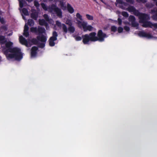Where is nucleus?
<instances>
[{
  "instance_id": "f257e3e1",
  "label": "nucleus",
  "mask_w": 157,
  "mask_h": 157,
  "mask_svg": "<svg viewBox=\"0 0 157 157\" xmlns=\"http://www.w3.org/2000/svg\"><path fill=\"white\" fill-rule=\"evenodd\" d=\"M0 41L2 44L5 43L6 47L3 48V51L8 59L13 58L17 60H20L22 58V54L19 49L17 48H12V42L6 41L3 36H0Z\"/></svg>"
},
{
  "instance_id": "f03ea898",
  "label": "nucleus",
  "mask_w": 157,
  "mask_h": 157,
  "mask_svg": "<svg viewBox=\"0 0 157 157\" xmlns=\"http://www.w3.org/2000/svg\"><path fill=\"white\" fill-rule=\"evenodd\" d=\"M138 17L140 19L139 22L143 23L142 26L143 27H150L155 30L157 29V24H153L150 21H145L146 20L150 19L148 15L138 13Z\"/></svg>"
},
{
  "instance_id": "7ed1b4c3",
  "label": "nucleus",
  "mask_w": 157,
  "mask_h": 157,
  "mask_svg": "<svg viewBox=\"0 0 157 157\" xmlns=\"http://www.w3.org/2000/svg\"><path fill=\"white\" fill-rule=\"evenodd\" d=\"M43 8L45 10H48L53 14L55 13L59 17H62V12L61 9L58 7L56 5L52 4L47 8L44 3L41 4Z\"/></svg>"
},
{
  "instance_id": "20e7f679",
  "label": "nucleus",
  "mask_w": 157,
  "mask_h": 157,
  "mask_svg": "<svg viewBox=\"0 0 157 157\" xmlns=\"http://www.w3.org/2000/svg\"><path fill=\"white\" fill-rule=\"evenodd\" d=\"M95 33L92 32L89 35L86 34L82 36V42L84 44H88L90 40L92 41H95L98 40V37L96 36Z\"/></svg>"
},
{
  "instance_id": "39448f33",
  "label": "nucleus",
  "mask_w": 157,
  "mask_h": 157,
  "mask_svg": "<svg viewBox=\"0 0 157 157\" xmlns=\"http://www.w3.org/2000/svg\"><path fill=\"white\" fill-rule=\"evenodd\" d=\"M62 29L63 31L65 33H67L68 31L70 33H73L75 31V28L72 25L69 26L67 28L64 24H62Z\"/></svg>"
},
{
  "instance_id": "423d86ee",
  "label": "nucleus",
  "mask_w": 157,
  "mask_h": 157,
  "mask_svg": "<svg viewBox=\"0 0 157 157\" xmlns=\"http://www.w3.org/2000/svg\"><path fill=\"white\" fill-rule=\"evenodd\" d=\"M84 31H86L87 30L91 31L94 30V28L90 25H87V22L83 21H82V24L81 25Z\"/></svg>"
},
{
  "instance_id": "0eeeda50",
  "label": "nucleus",
  "mask_w": 157,
  "mask_h": 157,
  "mask_svg": "<svg viewBox=\"0 0 157 157\" xmlns=\"http://www.w3.org/2000/svg\"><path fill=\"white\" fill-rule=\"evenodd\" d=\"M58 35L56 32H54L52 33V36L50 37L49 40V44L51 46H54L55 44L54 41L56 40Z\"/></svg>"
},
{
  "instance_id": "6e6552de",
  "label": "nucleus",
  "mask_w": 157,
  "mask_h": 157,
  "mask_svg": "<svg viewBox=\"0 0 157 157\" xmlns=\"http://www.w3.org/2000/svg\"><path fill=\"white\" fill-rule=\"evenodd\" d=\"M97 36L98 40L101 42L103 41L104 38L107 37L106 34L103 33L101 30H99L98 31Z\"/></svg>"
},
{
  "instance_id": "1a4fd4ad",
  "label": "nucleus",
  "mask_w": 157,
  "mask_h": 157,
  "mask_svg": "<svg viewBox=\"0 0 157 157\" xmlns=\"http://www.w3.org/2000/svg\"><path fill=\"white\" fill-rule=\"evenodd\" d=\"M76 20L78 26L80 28H82L81 25L82 24V16L79 13H77L76 14Z\"/></svg>"
},
{
  "instance_id": "9d476101",
  "label": "nucleus",
  "mask_w": 157,
  "mask_h": 157,
  "mask_svg": "<svg viewBox=\"0 0 157 157\" xmlns=\"http://www.w3.org/2000/svg\"><path fill=\"white\" fill-rule=\"evenodd\" d=\"M129 20L130 22H131L132 26L136 27L137 24L135 22V18L134 16H130L129 17Z\"/></svg>"
},
{
  "instance_id": "9b49d317",
  "label": "nucleus",
  "mask_w": 157,
  "mask_h": 157,
  "mask_svg": "<svg viewBox=\"0 0 157 157\" xmlns=\"http://www.w3.org/2000/svg\"><path fill=\"white\" fill-rule=\"evenodd\" d=\"M138 35L140 36H145L148 38H151L152 37V36L148 34H146L144 32H140L138 33Z\"/></svg>"
},
{
  "instance_id": "f8f14e48",
  "label": "nucleus",
  "mask_w": 157,
  "mask_h": 157,
  "mask_svg": "<svg viewBox=\"0 0 157 157\" xmlns=\"http://www.w3.org/2000/svg\"><path fill=\"white\" fill-rule=\"evenodd\" d=\"M19 41L22 44H24L26 46H28L27 41L22 36H21L19 37Z\"/></svg>"
},
{
  "instance_id": "ddd939ff",
  "label": "nucleus",
  "mask_w": 157,
  "mask_h": 157,
  "mask_svg": "<svg viewBox=\"0 0 157 157\" xmlns=\"http://www.w3.org/2000/svg\"><path fill=\"white\" fill-rule=\"evenodd\" d=\"M28 29L29 27L28 25L25 24L24 26L23 35L26 37H28L29 36V33L28 32Z\"/></svg>"
},
{
  "instance_id": "4468645a",
  "label": "nucleus",
  "mask_w": 157,
  "mask_h": 157,
  "mask_svg": "<svg viewBox=\"0 0 157 157\" xmlns=\"http://www.w3.org/2000/svg\"><path fill=\"white\" fill-rule=\"evenodd\" d=\"M32 13L31 14V17L35 20H36L38 17L37 13L33 9L32 10Z\"/></svg>"
},
{
  "instance_id": "2eb2a0df",
  "label": "nucleus",
  "mask_w": 157,
  "mask_h": 157,
  "mask_svg": "<svg viewBox=\"0 0 157 157\" xmlns=\"http://www.w3.org/2000/svg\"><path fill=\"white\" fill-rule=\"evenodd\" d=\"M37 39L43 42H45L47 40V38L46 36L42 35H40L37 37Z\"/></svg>"
},
{
  "instance_id": "dca6fc26",
  "label": "nucleus",
  "mask_w": 157,
  "mask_h": 157,
  "mask_svg": "<svg viewBox=\"0 0 157 157\" xmlns=\"http://www.w3.org/2000/svg\"><path fill=\"white\" fill-rule=\"evenodd\" d=\"M37 48L36 47H33L31 52V57H34L36 54V51L37 50Z\"/></svg>"
},
{
  "instance_id": "f3484780",
  "label": "nucleus",
  "mask_w": 157,
  "mask_h": 157,
  "mask_svg": "<svg viewBox=\"0 0 157 157\" xmlns=\"http://www.w3.org/2000/svg\"><path fill=\"white\" fill-rule=\"evenodd\" d=\"M67 9L68 12L71 13H73L74 12L73 8L69 4H68L67 5Z\"/></svg>"
},
{
  "instance_id": "a211bd4d",
  "label": "nucleus",
  "mask_w": 157,
  "mask_h": 157,
  "mask_svg": "<svg viewBox=\"0 0 157 157\" xmlns=\"http://www.w3.org/2000/svg\"><path fill=\"white\" fill-rule=\"evenodd\" d=\"M44 17L47 21H48L50 23L52 24H54V21L52 19H49L48 16L47 14H44Z\"/></svg>"
},
{
  "instance_id": "6ab92c4d",
  "label": "nucleus",
  "mask_w": 157,
  "mask_h": 157,
  "mask_svg": "<svg viewBox=\"0 0 157 157\" xmlns=\"http://www.w3.org/2000/svg\"><path fill=\"white\" fill-rule=\"evenodd\" d=\"M59 6L63 10H64L66 8V6L65 5V3L64 2L62 1H60L59 3Z\"/></svg>"
},
{
  "instance_id": "aec40b11",
  "label": "nucleus",
  "mask_w": 157,
  "mask_h": 157,
  "mask_svg": "<svg viewBox=\"0 0 157 157\" xmlns=\"http://www.w3.org/2000/svg\"><path fill=\"white\" fill-rule=\"evenodd\" d=\"M127 10L130 12L134 13L135 10L134 8L132 6H130L127 9Z\"/></svg>"
},
{
  "instance_id": "412c9836",
  "label": "nucleus",
  "mask_w": 157,
  "mask_h": 157,
  "mask_svg": "<svg viewBox=\"0 0 157 157\" xmlns=\"http://www.w3.org/2000/svg\"><path fill=\"white\" fill-rule=\"evenodd\" d=\"M86 16L87 20H93L94 19L93 17L92 16L90 15L89 14H86Z\"/></svg>"
},
{
  "instance_id": "4be33fe9",
  "label": "nucleus",
  "mask_w": 157,
  "mask_h": 157,
  "mask_svg": "<svg viewBox=\"0 0 157 157\" xmlns=\"http://www.w3.org/2000/svg\"><path fill=\"white\" fill-rule=\"evenodd\" d=\"M66 24L69 26L72 25V24L71 21L69 19H67L65 22Z\"/></svg>"
},
{
  "instance_id": "5701e85b",
  "label": "nucleus",
  "mask_w": 157,
  "mask_h": 157,
  "mask_svg": "<svg viewBox=\"0 0 157 157\" xmlns=\"http://www.w3.org/2000/svg\"><path fill=\"white\" fill-rule=\"evenodd\" d=\"M22 12L25 15H29V13L26 9L23 8L22 10Z\"/></svg>"
},
{
  "instance_id": "b1692460",
  "label": "nucleus",
  "mask_w": 157,
  "mask_h": 157,
  "mask_svg": "<svg viewBox=\"0 0 157 157\" xmlns=\"http://www.w3.org/2000/svg\"><path fill=\"white\" fill-rule=\"evenodd\" d=\"M19 5L21 8H22L24 5H25L23 0L19 1Z\"/></svg>"
},
{
  "instance_id": "393cba45",
  "label": "nucleus",
  "mask_w": 157,
  "mask_h": 157,
  "mask_svg": "<svg viewBox=\"0 0 157 157\" xmlns=\"http://www.w3.org/2000/svg\"><path fill=\"white\" fill-rule=\"evenodd\" d=\"M28 23L30 26H33V25L34 22L32 20H29L28 21Z\"/></svg>"
},
{
  "instance_id": "a878e982",
  "label": "nucleus",
  "mask_w": 157,
  "mask_h": 157,
  "mask_svg": "<svg viewBox=\"0 0 157 157\" xmlns=\"http://www.w3.org/2000/svg\"><path fill=\"white\" fill-rule=\"evenodd\" d=\"M39 24L41 25H44L45 24V22L44 20H39Z\"/></svg>"
},
{
  "instance_id": "bb28decb",
  "label": "nucleus",
  "mask_w": 157,
  "mask_h": 157,
  "mask_svg": "<svg viewBox=\"0 0 157 157\" xmlns=\"http://www.w3.org/2000/svg\"><path fill=\"white\" fill-rule=\"evenodd\" d=\"M37 30V29L36 28L32 27L30 28V31L32 32L36 33Z\"/></svg>"
},
{
  "instance_id": "cd10ccee",
  "label": "nucleus",
  "mask_w": 157,
  "mask_h": 157,
  "mask_svg": "<svg viewBox=\"0 0 157 157\" xmlns=\"http://www.w3.org/2000/svg\"><path fill=\"white\" fill-rule=\"evenodd\" d=\"M56 25L59 27L61 26H62V25L61 22L58 21H56Z\"/></svg>"
},
{
  "instance_id": "c85d7f7f",
  "label": "nucleus",
  "mask_w": 157,
  "mask_h": 157,
  "mask_svg": "<svg viewBox=\"0 0 157 157\" xmlns=\"http://www.w3.org/2000/svg\"><path fill=\"white\" fill-rule=\"evenodd\" d=\"M38 30L40 33H43L44 32L45 29H44L39 28L38 29Z\"/></svg>"
},
{
  "instance_id": "c756f323",
  "label": "nucleus",
  "mask_w": 157,
  "mask_h": 157,
  "mask_svg": "<svg viewBox=\"0 0 157 157\" xmlns=\"http://www.w3.org/2000/svg\"><path fill=\"white\" fill-rule=\"evenodd\" d=\"M122 14L123 16L125 17H128V15L127 13L125 12H122Z\"/></svg>"
},
{
  "instance_id": "7c9ffc66",
  "label": "nucleus",
  "mask_w": 157,
  "mask_h": 157,
  "mask_svg": "<svg viewBox=\"0 0 157 157\" xmlns=\"http://www.w3.org/2000/svg\"><path fill=\"white\" fill-rule=\"evenodd\" d=\"M117 30L119 33H121L122 32L123 29L121 27H119L118 28Z\"/></svg>"
},
{
  "instance_id": "2f4dec72",
  "label": "nucleus",
  "mask_w": 157,
  "mask_h": 157,
  "mask_svg": "<svg viewBox=\"0 0 157 157\" xmlns=\"http://www.w3.org/2000/svg\"><path fill=\"white\" fill-rule=\"evenodd\" d=\"M111 30L112 31L115 32L117 29V27L115 26H112L111 28Z\"/></svg>"
},
{
  "instance_id": "473e14b6",
  "label": "nucleus",
  "mask_w": 157,
  "mask_h": 157,
  "mask_svg": "<svg viewBox=\"0 0 157 157\" xmlns=\"http://www.w3.org/2000/svg\"><path fill=\"white\" fill-rule=\"evenodd\" d=\"M75 39L77 41H79L82 40V38L80 36H77L75 37Z\"/></svg>"
},
{
  "instance_id": "72a5a7b5",
  "label": "nucleus",
  "mask_w": 157,
  "mask_h": 157,
  "mask_svg": "<svg viewBox=\"0 0 157 157\" xmlns=\"http://www.w3.org/2000/svg\"><path fill=\"white\" fill-rule=\"evenodd\" d=\"M124 29L126 31H128L129 30V28L127 26H125L124 27Z\"/></svg>"
},
{
  "instance_id": "f704fd0d",
  "label": "nucleus",
  "mask_w": 157,
  "mask_h": 157,
  "mask_svg": "<svg viewBox=\"0 0 157 157\" xmlns=\"http://www.w3.org/2000/svg\"><path fill=\"white\" fill-rule=\"evenodd\" d=\"M118 23L119 25H121V24L122 21L120 18L118 19Z\"/></svg>"
},
{
  "instance_id": "c9c22d12",
  "label": "nucleus",
  "mask_w": 157,
  "mask_h": 157,
  "mask_svg": "<svg viewBox=\"0 0 157 157\" xmlns=\"http://www.w3.org/2000/svg\"><path fill=\"white\" fill-rule=\"evenodd\" d=\"M34 5H35V6H36V7H38L39 5V4L36 1H35L34 2Z\"/></svg>"
},
{
  "instance_id": "e433bc0d",
  "label": "nucleus",
  "mask_w": 157,
  "mask_h": 157,
  "mask_svg": "<svg viewBox=\"0 0 157 157\" xmlns=\"http://www.w3.org/2000/svg\"><path fill=\"white\" fill-rule=\"evenodd\" d=\"M0 22H1L2 23H3L4 22V20L2 18H1L0 17Z\"/></svg>"
},
{
  "instance_id": "4c0bfd02",
  "label": "nucleus",
  "mask_w": 157,
  "mask_h": 157,
  "mask_svg": "<svg viewBox=\"0 0 157 157\" xmlns=\"http://www.w3.org/2000/svg\"><path fill=\"white\" fill-rule=\"evenodd\" d=\"M32 42L35 44H36L37 43V41L36 39H33L32 40Z\"/></svg>"
},
{
  "instance_id": "58836bf2",
  "label": "nucleus",
  "mask_w": 157,
  "mask_h": 157,
  "mask_svg": "<svg viewBox=\"0 0 157 157\" xmlns=\"http://www.w3.org/2000/svg\"><path fill=\"white\" fill-rule=\"evenodd\" d=\"M126 1L127 2H130L131 3H132L133 2L132 0H126Z\"/></svg>"
},
{
  "instance_id": "ea45409f",
  "label": "nucleus",
  "mask_w": 157,
  "mask_h": 157,
  "mask_svg": "<svg viewBox=\"0 0 157 157\" xmlns=\"http://www.w3.org/2000/svg\"><path fill=\"white\" fill-rule=\"evenodd\" d=\"M2 29H3V30H6V27L5 26L2 27L1 28Z\"/></svg>"
},
{
  "instance_id": "a19ab883",
  "label": "nucleus",
  "mask_w": 157,
  "mask_h": 157,
  "mask_svg": "<svg viewBox=\"0 0 157 157\" xmlns=\"http://www.w3.org/2000/svg\"><path fill=\"white\" fill-rule=\"evenodd\" d=\"M44 46V43H42L41 45H40V47L41 48H43Z\"/></svg>"
},
{
  "instance_id": "79ce46f5",
  "label": "nucleus",
  "mask_w": 157,
  "mask_h": 157,
  "mask_svg": "<svg viewBox=\"0 0 157 157\" xmlns=\"http://www.w3.org/2000/svg\"><path fill=\"white\" fill-rule=\"evenodd\" d=\"M117 1L118 3H121V2L120 0H117Z\"/></svg>"
},
{
  "instance_id": "37998d69",
  "label": "nucleus",
  "mask_w": 157,
  "mask_h": 157,
  "mask_svg": "<svg viewBox=\"0 0 157 157\" xmlns=\"http://www.w3.org/2000/svg\"><path fill=\"white\" fill-rule=\"evenodd\" d=\"M27 1H28L29 2H31L33 1V0H26Z\"/></svg>"
},
{
  "instance_id": "c03bdc74",
  "label": "nucleus",
  "mask_w": 157,
  "mask_h": 157,
  "mask_svg": "<svg viewBox=\"0 0 157 157\" xmlns=\"http://www.w3.org/2000/svg\"><path fill=\"white\" fill-rule=\"evenodd\" d=\"M23 19H24V20H25V17H24L23 16Z\"/></svg>"
},
{
  "instance_id": "a18cd8bd",
  "label": "nucleus",
  "mask_w": 157,
  "mask_h": 157,
  "mask_svg": "<svg viewBox=\"0 0 157 157\" xmlns=\"http://www.w3.org/2000/svg\"><path fill=\"white\" fill-rule=\"evenodd\" d=\"M54 29H56V26H55L54 27Z\"/></svg>"
},
{
  "instance_id": "49530a36",
  "label": "nucleus",
  "mask_w": 157,
  "mask_h": 157,
  "mask_svg": "<svg viewBox=\"0 0 157 157\" xmlns=\"http://www.w3.org/2000/svg\"><path fill=\"white\" fill-rule=\"evenodd\" d=\"M94 1H95V2H97L96 0H94Z\"/></svg>"
},
{
  "instance_id": "de8ad7c7",
  "label": "nucleus",
  "mask_w": 157,
  "mask_h": 157,
  "mask_svg": "<svg viewBox=\"0 0 157 157\" xmlns=\"http://www.w3.org/2000/svg\"><path fill=\"white\" fill-rule=\"evenodd\" d=\"M12 33H11L10 34H9V36H10V35H12Z\"/></svg>"
},
{
  "instance_id": "09e8293b",
  "label": "nucleus",
  "mask_w": 157,
  "mask_h": 157,
  "mask_svg": "<svg viewBox=\"0 0 157 157\" xmlns=\"http://www.w3.org/2000/svg\"><path fill=\"white\" fill-rule=\"evenodd\" d=\"M58 0H55V1L56 2Z\"/></svg>"
}]
</instances>
